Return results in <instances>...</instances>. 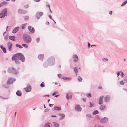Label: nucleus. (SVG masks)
<instances>
[{
	"mask_svg": "<svg viewBox=\"0 0 127 127\" xmlns=\"http://www.w3.org/2000/svg\"><path fill=\"white\" fill-rule=\"evenodd\" d=\"M88 47L89 48H90V44L89 42H88Z\"/></svg>",
	"mask_w": 127,
	"mask_h": 127,
	"instance_id": "obj_49",
	"label": "nucleus"
},
{
	"mask_svg": "<svg viewBox=\"0 0 127 127\" xmlns=\"http://www.w3.org/2000/svg\"><path fill=\"white\" fill-rule=\"evenodd\" d=\"M46 25H49V22L48 21H47L46 22Z\"/></svg>",
	"mask_w": 127,
	"mask_h": 127,
	"instance_id": "obj_60",
	"label": "nucleus"
},
{
	"mask_svg": "<svg viewBox=\"0 0 127 127\" xmlns=\"http://www.w3.org/2000/svg\"><path fill=\"white\" fill-rule=\"evenodd\" d=\"M110 98V96L107 95L105 97L104 100L106 102H108Z\"/></svg>",
	"mask_w": 127,
	"mask_h": 127,
	"instance_id": "obj_17",
	"label": "nucleus"
},
{
	"mask_svg": "<svg viewBox=\"0 0 127 127\" xmlns=\"http://www.w3.org/2000/svg\"><path fill=\"white\" fill-rule=\"evenodd\" d=\"M18 12L19 13L22 14H25L27 12V11L26 10H22L20 9L18 10Z\"/></svg>",
	"mask_w": 127,
	"mask_h": 127,
	"instance_id": "obj_15",
	"label": "nucleus"
},
{
	"mask_svg": "<svg viewBox=\"0 0 127 127\" xmlns=\"http://www.w3.org/2000/svg\"><path fill=\"white\" fill-rule=\"evenodd\" d=\"M22 45L25 48H27L28 47V45L26 44H22Z\"/></svg>",
	"mask_w": 127,
	"mask_h": 127,
	"instance_id": "obj_28",
	"label": "nucleus"
},
{
	"mask_svg": "<svg viewBox=\"0 0 127 127\" xmlns=\"http://www.w3.org/2000/svg\"><path fill=\"white\" fill-rule=\"evenodd\" d=\"M75 109L77 111L80 112L81 111L82 108L79 105H76Z\"/></svg>",
	"mask_w": 127,
	"mask_h": 127,
	"instance_id": "obj_10",
	"label": "nucleus"
},
{
	"mask_svg": "<svg viewBox=\"0 0 127 127\" xmlns=\"http://www.w3.org/2000/svg\"><path fill=\"white\" fill-rule=\"evenodd\" d=\"M7 71L9 73H12L16 75H17L18 73V72L13 67L9 68L7 70Z\"/></svg>",
	"mask_w": 127,
	"mask_h": 127,
	"instance_id": "obj_3",
	"label": "nucleus"
},
{
	"mask_svg": "<svg viewBox=\"0 0 127 127\" xmlns=\"http://www.w3.org/2000/svg\"><path fill=\"white\" fill-rule=\"evenodd\" d=\"M24 7L25 8H27L28 7V5H26L24 6Z\"/></svg>",
	"mask_w": 127,
	"mask_h": 127,
	"instance_id": "obj_53",
	"label": "nucleus"
},
{
	"mask_svg": "<svg viewBox=\"0 0 127 127\" xmlns=\"http://www.w3.org/2000/svg\"><path fill=\"white\" fill-rule=\"evenodd\" d=\"M16 47H18L20 48H23V47L22 46L16 44Z\"/></svg>",
	"mask_w": 127,
	"mask_h": 127,
	"instance_id": "obj_37",
	"label": "nucleus"
},
{
	"mask_svg": "<svg viewBox=\"0 0 127 127\" xmlns=\"http://www.w3.org/2000/svg\"><path fill=\"white\" fill-rule=\"evenodd\" d=\"M39 38H37L36 39V41L38 43H39Z\"/></svg>",
	"mask_w": 127,
	"mask_h": 127,
	"instance_id": "obj_47",
	"label": "nucleus"
},
{
	"mask_svg": "<svg viewBox=\"0 0 127 127\" xmlns=\"http://www.w3.org/2000/svg\"><path fill=\"white\" fill-rule=\"evenodd\" d=\"M1 4H2L3 6V5H4L6 4H7V2L6 1H3V2H1Z\"/></svg>",
	"mask_w": 127,
	"mask_h": 127,
	"instance_id": "obj_43",
	"label": "nucleus"
},
{
	"mask_svg": "<svg viewBox=\"0 0 127 127\" xmlns=\"http://www.w3.org/2000/svg\"><path fill=\"white\" fill-rule=\"evenodd\" d=\"M98 111L97 110H96L95 111H94L93 112L92 114L93 115H96L97 114H98Z\"/></svg>",
	"mask_w": 127,
	"mask_h": 127,
	"instance_id": "obj_27",
	"label": "nucleus"
},
{
	"mask_svg": "<svg viewBox=\"0 0 127 127\" xmlns=\"http://www.w3.org/2000/svg\"><path fill=\"white\" fill-rule=\"evenodd\" d=\"M117 76L118 77V76H119V75H120V72H118L117 73Z\"/></svg>",
	"mask_w": 127,
	"mask_h": 127,
	"instance_id": "obj_59",
	"label": "nucleus"
},
{
	"mask_svg": "<svg viewBox=\"0 0 127 127\" xmlns=\"http://www.w3.org/2000/svg\"><path fill=\"white\" fill-rule=\"evenodd\" d=\"M86 116L90 118H91L92 117V116L91 115L89 114H87L86 115Z\"/></svg>",
	"mask_w": 127,
	"mask_h": 127,
	"instance_id": "obj_40",
	"label": "nucleus"
},
{
	"mask_svg": "<svg viewBox=\"0 0 127 127\" xmlns=\"http://www.w3.org/2000/svg\"><path fill=\"white\" fill-rule=\"evenodd\" d=\"M106 108V106L105 105H100L99 107V109L101 111H103Z\"/></svg>",
	"mask_w": 127,
	"mask_h": 127,
	"instance_id": "obj_16",
	"label": "nucleus"
},
{
	"mask_svg": "<svg viewBox=\"0 0 127 127\" xmlns=\"http://www.w3.org/2000/svg\"><path fill=\"white\" fill-rule=\"evenodd\" d=\"M12 46V45L11 43L8 42V43L7 47L9 51H10L11 50Z\"/></svg>",
	"mask_w": 127,
	"mask_h": 127,
	"instance_id": "obj_14",
	"label": "nucleus"
},
{
	"mask_svg": "<svg viewBox=\"0 0 127 127\" xmlns=\"http://www.w3.org/2000/svg\"><path fill=\"white\" fill-rule=\"evenodd\" d=\"M27 24H22V29H24L25 28L26 25Z\"/></svg>",
	"mask_w": 127,
	"mask_h": 127,
	"instance_id": "obj_29",
	"label": "nucleus"
},
{
	"mask_svg": "<svg viewBox=\"0 0 127 127\" xmlns=\"http://www.w3.org/2000/svg\"><path fill=\"white\" fill-rule=\"evenodd\" d=\"M31 38L30 36L28 35L24 39V41L27 43H30L31 41Z\"/></svg>",
	"mask_w": 127,
	"mask_h": 127,
	"instance_id": "obj_5",
	"label": "nucleus"
},
{
	"mask_svg": "<svg viewBox=\"0 0 127 127\" xmlns=\"http://www.w3.org/2000/svg\"><path fill=\"white\" fill-rule=\"evenodd\" d=\"M3 5L2 4H1V3H0V8L1 7V6H3Z\"/></svg>",
	"mask_w": 127,
	"mask_h": 127,
	"instance_id": "obj_61",
	"label": "nucleus"
},
{
	"mask_svg": "<svg viewBox=\"0 0 127 127\" xmlns=\"http://www.w3.org/2000/svg\"><path fill=\"white\" fill-rule=\"evenodd\" d=\"M49 109L47 108V109H45V110L44 111L45 112H47L48 111H49Z\"/></svg>",
	"mask_w": 127,
	"mask_h": 127,
	"instance_id": "obj_51",
	"label": "nucleus"
},
{
	"mask_svg": "<svg viewBox=\"0 0 127 127\" xmlns=\"http://www.w3.org/2000/svg\"><path fill=\"white\" fill-rule=\"evenodd\" d=\"M98 88L99 89H102V88L101 86H99L98 87Z\"/></svg>",
	"mask_w": 127,
	"mask_h": 127,
	"instance_id": "obj_52",
	"label": "nucleus"
},
{
	"mask_svg": "<svg viewBox=\"0 0 127 127\" xmlns=\"http://www.w3.org/2000/svg\"><path fill=\"white\" fill-rule=\"evenodd\" d=\"M19 27H16L12 31L13 33H15L16 32L19 30Z\"/></svg>",
	"mask_w": 127,
	"mask_h": 127,
	"instance_id": "obj_18",
	"label": "nucleus"
},
{
	"mask_svg": "<svg viewBox=\"0 0 127 127\" xmlns=\"http://www.w3.org/2000/svg\"><path fill=\"white\" fill-rule=\"evenodd\" d=\"M40 86L41 88H43L44 87L45 85L44 84V83L42 82L40 85Z\"/></svg>",
	"mask_w": 127,
	"mask_h": 127,
	"instance_id": "obj_35",
	"label": "nucleus"
},
{
	"mask_svg": "<svg viewBox=\"0 0 127 127\" xmlns=\"http://www.w3.org/2000/svg\"><path fill=\"white\" fill-rule=\"evenodd\" d=\"M54 125L55 127H59V124L56 123H54Z\"/></svg>",
	"mask_w": 127,
	"mask_h": 127,
	"instance_id": "obj_31",
	"label": "nucleus"
},
{
	"mask_svg": "<svg viewBox=\"0 0 127 127\" xmlns=\"http://www.w3.org/2000/svg\"><path fill=\"white\" fill-rule=\"evenodd\" d=\"M82 78L80 77V76L78 77V80L79 81H81L82 80Z\"/></svg>",
	"mask_w": 127,
	"mask_h": 127,
	"instance_id": "obj_34",
	"label": "nucleus"
},
{
	"mask_svg": "<svg viewBox=\"0 0 127 127\" xmlns=\"http://www.w3.org/2000/svg\"><path fill=\"white\" fill-rule=\"evenodd\" d=\"M108 118L104 117L100 120V122L101 123H106L108 121Z\"/></svg>",
	"mask_w": 127,
	"mask_h": 127,
	"instance_id": "obj_7",
	"label": "nucleus"
},
{
	"mask_svg": "<svg viewBox=\"0 0 127 127\" xmlns=\"http://www.w3.org/2000/svg\"><path fill=\"white\" fill-rule=\"evenodd\" d=\"M72 58L74 59L73 61L74 62H76L78 60V58L77 55L74 54L73 55Z\"/></svg>",
	"mask_w": 127,
	"mask_h": 127,
	"instance_id": "obj_11",
	"label": "nucleus"
},
{
	"mask_svg": "<svg viewBox=\"0 0 127 127\" xmlns=\"http://www.w3.org/2000/svg\"><path fill=\"white\" fill-rule=\"evenodd\" d=\"M124 83L123 82V80H121L120 82V84L123 85L124 84Z\"/></svg>",
	"mask_w": 127,
	"mask_h": 127,
	"instance_id": "obj_39",
	"label": "nucleus"
},
{
	"mask_svg": "<svg viewBox=\"0 0 127 127\" xmlns=\"http://www.w3.org/2000/svg\"><path fill=\"white\" fill-rule=\"evenodd\" d=\"M51 116L52 117H56V115H52Z\"/></svg>",
	"mask_w": 127,
	"mask_h": 127,
	"instance_id": "obj_58",
	"label": "nucleus"
},
{
	"mask_svg": "<svg viewBox=\"0 0 127 127\" xmlns=\"http://www.w3.org/2000/svg\"><path fill=\"white\" fill-rule=\"evenodd\" d=\"M52 20H53V19L52 18V16L51 15H49L48 16Z\"/></svg>",
	"mask_w": 127,
	"mask_h": 127,
	"instance_id": "obj_48",
	"label": "nucleus"
},
{
	"mask_svg": "<svg viewBox=\"0 0 127 127\" xmlns=\"http://www.w3.org/2000/svg\"><path fill=\"white\" fill-rule=\"evenodd\" d=\"M43 14V13L42 12H39L36 13L35 17L38 19H39Z\"/></svg>",
	"mask_w": 127,
	"mask_h": 127,
	"instance_id": "obj_9",
	"label": "nucleus"
},
{
	"mask_svg": "<svg viewBox=\"0 0 127 127\" xmlns=\"http://www.w3.org/2000/svg\"><path fill=\"white\" fill-rule=\"evenodd\" d=\"M123 90H125L127 92V89H123Z\"/></svg>",
	"mask_w": 127,
	"mask_h": 127,
	"instance_id": "obj_64",
	"label": "nucleus"
},
{
	"mask_svg": "<svg viewBox=\"0 0 127 127\" xmlns=\"http://www.w3.org/2000/svg\"><path fill=\"white\" fill-rule=\"evenodd\" d=\"M62 79L64 80H70L71 79V77H64L62 78Z\"/></svg>",
	"mask_w": 127,
	"mask_h": 127,
	"instance_id": "obj_26",
	"label": "nucleus"
},
{
	"mask_svg": "<svg viewBox=\"0 0 127 127\" xmlns=\"http://www.w3.org/2000/svg\"><path fill=\"white\" fill-rule=\"evenodd\" d=\"M97 127H104L103 126H101L99 125H98L97 126Z\"/></svg>",
	"mask_w": 127,
	"mask_h": 127,
	"instance_id": "obj_63",
	"label": "nucleus"
},
{
	"mask_svg": "<svg viewBox=\"0 0 127 127\" xmlns=\"http://www.w3.org/2000/svg\"><path fill=\"white\" fill-rule=\"evenodd\" d=\"M89 102L90 104L89 107H91L93 105V104L92 103L90 102Z\"/></svg>",
	"mask_w": 127,
	"mask_h": 127,
	"instance_id": "obj_46",
	"label": "nucleus"
},
{
	"mask_svg": "<svg viewBox=\"0 0 127 127\" xmlns=\"http://www.w3.org/2000/svg\"><path fill=\"white\" fill-rule=\"evenodd\" d=\"M46 6L47 7H48L49 9H50V6L49 5H46Z\"/></svg>",
	"mask_w": 127,
	"mask_h": 127,
	"instance_id": "obj_57",
	"label": "nucleus"
},
{
	"mask_svg": "<svg viewBox=\"0 0 127 127\" xmlns=\"http://www.w3.org/2000/svg\"><path fill=\"white\" fill-rule=\"evenodd\" d=\"M24 89L26 92H30L31 91V87L30 84H28L26 88H25Z\"/></svg>",
	"mask_w": 127,
	"mask_h": 127,
	"instance_id": "obj_8",
	"label": "nucleus"
},
{
	"mask_svg": "<svg viewBox=\"0 0 127 127\" xmlns=\"http://www.w3.org/2000/svg\"><path fill=\"white\" fill-rule=\"evenodd\" d=\"M16 94L18 96H20L22 95V93L20 91H18L16 92Z\"/></svg>",
	"mask_w": 127,
	"mask_h": 127,
	"instance_id": "obj_25",
	"label": "nucleus"
},
{
	"mask_svg": "<svg viewBox=\"0 0 127 127\" xmlns=\"http://www.w3.org/2000/svg\"><path fill=\"white\" fill-rule=\"evenodd\" d=\"M59 115L61 116L60 118V120H61L64 119L65 117V115L64 114H59Z\"/></svg>",
	"mask_w": 127,
	"mask_h": 127,
	"instance_id": "obj_20",
	"label": "nucleus"
},
{
	"mask_svg": "<svg viewBox=\"0 0 127 127\" xmlns=\"http://www.w3.org/2000/svg\"><path fill=\"white\" fill-rule=\"evenodd\" d=\"M13 61H15V62L17 64H19L20 62L18 60L19 59L22 62L24 61L25 58L24 56L22 54L18 53L15 55L12 58Z\"/></svg>",
	"mask_w": 127,
	"mask_h": 127,
	"instance_id": "obj_1",
	"label": "nucleus"
},
{
	"mask_svg": "<svg viewBox=\"0 0 127 127\" xmlns=\"http://www.w3.org/2000/svg\"><path fill=\"white\" fill-rule=\"evenodd\" d=\"M16 80L15 79L12 78H9L7 82V84L10 85L13 83V81H15Z\"/></svg>",
	"mask_w": 127,
	"mask_h": 127,
	"instance_id": "obj_6",
	"label": "nucleus"
},
{
	"mask_svg": "<svg viewBox=\"0 0 127 127\" xmlns=\"http://www.w3.org/2000/svg\"><path fill=\"white\" fill-rule=\"evenodd\" d=\"M2 50L3 52L4 53H6V49L5 48L3 47V48H2Z\"/></svg>",
	"mask_w": 127,
	"mask_h": 127,
	"instance_id": "obj_42",
	"label": "nucleus"
},
{
	"mask_svg": "<svg viewBox=\"0 0 127 127\" xmlns=\"http://www.w3.org/2000/svg\"><path fill=\"white\" fill-rule=\"evenodd\" d=\"M44 57V55L42 54H39L38 55V58L40 60H42Z\"/></svg>",
	"mask_w": 127,
	"mask_h": 127,
	"instance_id": "obj_22",
	"label": "nucleus"
},
{
	"mask_svg": "<svg viewBox=\"0 0 127 127\" xmlns=\"http://www.w3.org/2000/svg\"><path fill=\"white\" fill-rule=\"evenodd\" d=\"M74 72L77 74L78 72L77 69V68L76 67H75L74 68Z\"/></svg>",
	"mask_w": 127,
	"mask_h": 127,
	"instance_id": "obj_32",
	"label": "nucleus"
},
{
	"mask_svg": "<svg viewBox=\"0 0 127 127\" xmlns=\"http://www.w3.org/2000/svg\"><path fill=\"white\" fill-rule=\"evenodd\" d=\"M7 9L6 8H5L2 10L0 13V18H2L4 17L5 16L7 15Z\"/></svg>",
	"mask_w": 127,
	"mask_h": 127,
	"instance_id": "obj_4",
	"label": "nucleus"
},
{
	"mask_svg": "<svg viewBox=\"0 0 127 127\" xmlns=\"http://www.w3.org/2000/svg\"><path fill=\"white\" fill-rule=\"evenodd\" d=\"M127 3V0L123 2L121 5V6H124Z\"/></svg>",
	"mask_w": 127,
	"mask_h": 127,
	"instance_id": "obj_30",
	"label": "nucleus"
},
{
	"mask_svg": "<svg viewBox=\"0 0 127 127\" xmlns=\"http://www.w3.org/2000/svg\"><path fill=\"white\" fill-rule=\"evenodd\" d=\"M28 29L29 31L32 33H33L34 31V28L32 27L29 26L28 27Z\"/></svg>",
	"mask_w": 127,
	"mask_h": 127,
	"instance_id": "obj_12",
	"label": "nucleus"
},
{
	"mask_svg": "<svg viewBox=\"0 0 127 127\" xmlns=\"http://www.w3.org/2000/svg\"><path fill=\"white\" fill-rule=\"evenodd\" d=\"M57 76L59 77V78H62V75L61 74H58Z\"/></svg>",
	"mask_w": 127,
	"mask_h": 127,
	"instance_id": "obj_44",
	"label": "nucleus"
},
{
	"mask_svg": "<svg viewBox=\"0 0 127 127\" xmlns=\"http://www.w3.org/2000/svg\"><path fill=\"white\" fill-rule=\"evenodd\" d=\"M43 65V66L45 67H46L48 66V65L46 63H44Z\"/></svg>",
	"mask_w": 127,
	"mask_h": 127,
	"instance_id": "obj_45",
	"label": "nucleus"
},
{
	"mask_svg": "<svg viewBox=\"0 0 127 127\" xmlns=\"http://www.w3.org/2000/svg\"><path fill=\"white\" fill-rule=\"evenodd\" d=\"M34 1L36 2H39L40 0H33Z\"/></svg>",
	"mask_w": 127,
	"mask_h": 127,
	"instance_id": "obj_54",
	"label": "nucleus"
},
{
	"mask_svg": "<svg viewBox=\"0 0 127 127\" xmlns=\"http://www.w3.org/2000/svg\"><path fill=\"white\" fill-rule=\"evenodd\" d=\"M82 100L84 101L85 102L86 101V99L85 98H83Z\"/></svg>",
	"mask_w": 127,
	"mask_h": 127,
	"instance_id": "obj_55",
	"label": "nucleus"
},
{
	"mask_svg": "<svg viewBox=\"0 0 127 127\" xmlns=\"http://www.w3.org/2000/svg\"><path fill=\"white\" fill-rule=\"evenodd\" d=\"M103 96L102 95L100 96L99 99V101L98 103L100 105L102 104L103 103Z\"/></svg>",
	"mask_w": 127,
	"mask_h": 127,
	"instance_id": "obj_13",
	"label": "nucleus"
},
{
	"mask_svg": "<svg viewBox=\"0 0 127 127\" xmlns=\"http://www.w3.org/2000/svg\"><path fill=\"white\" fill-rule=\"evenodd\" d=\"M86 96L88 97H90L91 96V94L90 93L87 94L86 95Z\"/></svg>",
	"mask_w": 127,
	"mask_h": 127,
	"instance_id": "obj_38",
	"label": "nucleus"
},
{
	"mask_svg": "<svg viewBox=\"0 0 127 127\" xmlns=\"http://www.w3.org/2000/svg\"><path fill=\"white\" fill-rule=\"evenodd\" d=\"M56 94V93H53L52 94V95H55Z\"/></svg>",
	"mask_w": 127,
	"mask_h": 127,
	"instance_id": "obj_62",
	"label": "nucleus"
},
{
	"mask_svg": "<svg viewBox=\"0 0 127 127\" xmlns=\"http://www.w3.org/2000/svg\"><path fill=\"white\" fill-rule=\"evenodd\" d=\"M4 39L6 40H8V36L6 35V36H5L4 37Z\"/></svg>",
	"mask_w": 127,
	"mask_h": 127,
	"instance_id": "obj_41",
	"label": "nucleus"
},
{
	"mask_svg": "<svg viewBox=\"0 0 127 127\" xmlns=\"http://www.w3.org/2000/svg\"><path fill=\"white\" fill-rule=\"evenodd\" d=\"M24 18L25 20H27L29 18V16H25Z\"/></svg>",
	"mask_w": 127,
	"mask_h": 127,
	"instance_id": "obj_33",
	"label": "nucleus"
},
{
	"mask_svg": "<svg viewBox=\"0 0 127 127\" xmlns=\"http://www.w3.org/2000/svg\"><path fill=\"white\" fill-rule=\"evenodd\" d=\"M9 38L11 40H12L13 41H15V36H10L9 37Z\"/></svg>",
	"mask_w": 127,
	"mask_h": 127,
	"instance_id": "obj_23",
	"label": "nucleus"
},
{
	"mask_svg": "<svg viewBox=\"0 0 127 127\" xmlns=\"http://www.w3.org/2000/svg\"><path fill=\"white\" fill-rule=\"evenodd\" d=\"M47 62L49 65H53L54 64L55 62V58L53 57H51L48 59Z\"/></svg>",
	"mask_w": 127,
	"mask_h": 127,
	"instance_id": "obj_2",
	"label": "nucleus"
},
{
	"mask_svg": "<svg viewBox=\"0 0 127 127\" xmlns=\"http://www.w3.org/2000/svg\"><path fill=\"white\" fill-rule=\"evenodd\" d=\"M72 97L71 95L69 93L67 94L66 95V97L67 99H69L71 98Z\"/></svg>",
	"mask_w": 127,
	"mask_h": 127,
	"instance_id": "obj_21",
	"label": "nucleus"
},
{
	"mask_svg": "<svg viewBox=\"0 0 127 127\" xmlns=\"http://www.w3.org/2000/svg\"><path fill=\"white\" fill-rule=\"evenodd\" d=\"M53 105V104H49V106L50 107H52Z\"/></svg>",
	"mask_w": 127,
	"mask_h": 127,
	"instance_id": "obj_56",
	"label": "nucleus"
},
{
	"mask_svg": "<svg viewBox=\"0 0 127 127\" xmlns=\"http://www.w3.org/2000/svg\"><path fill=\"white\" fill-rule=\"evenodd\" d=\"M102 60L104 62H106L108 61V59L106 58H102Z\"/></svg>",
	"mask_w": 127,
	"mask_h": 127,
	"instance_id": "obj_36",
	"label": "nucleus"
},
{
	"mask_svg": "<svg viewBox=\"0 0 127 127\" xmlns=\"http://www.w3.org/2000/svg\"><path fill=\"white\" fill-rule=\"evenodd\" d=\"M54 109L55 110H61V108L60 107H54Z\"/></svg>",
	"mask_w": 127,
	"mask_h": 127,
	"instance_id": "obj_24",
	"label": "nucleus"
},
{
	"mask_svg": "<svg viewBox=\"0 0 127 127\" xmlns=\"http://www.w3.org/2000/svg\"><path fill=\"white\" fill-rule=\"evenodd\" d=\"M124 75V74L122 72L121 73V77H123V76Z\"/></svg>",
	"mask_w": 127,
	"mask_h": 127,
	"instance_id": "obj_50",
	"label": "nucleus"
},
{
	"mask_svg": "<svg viewBox=\"0 0 127 127\" xmlns=\"http://www.w3.org/2000/svg\"><path fill=\"white\" fill-rule=\"evenodd\" d=\"M44 127H52L51 123H47L44 125Z\"/></svg>",
	"mask_w": 127,
	"mask_h": 127,
	"instance_id": "obj_19",
	"label": "nucleus"
}]
</instances>
